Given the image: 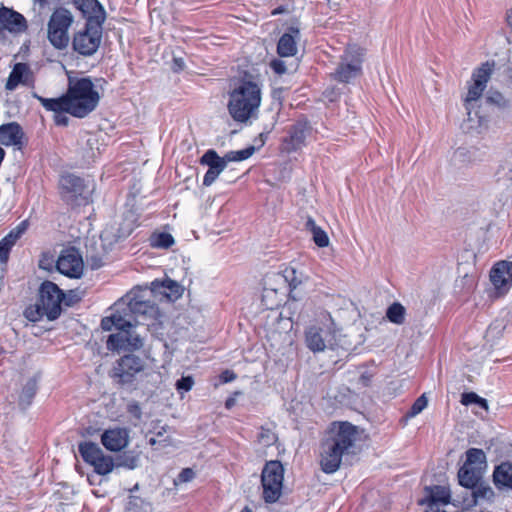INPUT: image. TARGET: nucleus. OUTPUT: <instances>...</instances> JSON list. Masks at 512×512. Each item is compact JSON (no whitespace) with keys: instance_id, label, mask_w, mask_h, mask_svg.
<instances>
[{"instance_id":"obj_44","label":"nucleus","mask_w":512,"mask_h":512,"mask_svg":"<svg viewBox=\"0 0 512 512\" xmlns=\"http://www.w3.org/2000/svg\"><path fill=\"white\" fill-rule=\"evenodd\" d=\"M194 385V379L192 376H182L176 381L175 387L179 393L188 392Z\"/></svg>"},{"instance_id":"obj_17","label":"nucleus","mask_w":512,"mask_h":512,"mask_svg":"<svg viewBox=\"0 0 512 512\" xmlns=\"http://www.w3.org/2000/svg\"><path fill=\"white\" fill-rule=\"evenodd\" d=\"M493 68L494 62L490 63L487 61L473 72V84L470 85L468 88V93L465 98L466 104H469L472 101H476L482 96V93L486 88L487 82L491 77Z\"/></svg>"},{"instance_id":"obj_5","label":"nucleus","mask_w":512,"mask_h":512,"mask_svg":"<svg viewBox=\"0 0 512 512\" xmlns=\"http://www.w3.org/2000/svg\"><path fill=\"white\" fill-rule=\"evenodd\" d=\"M124 298L125 296L114 304L110 316L101 320V328L104 331H117L109 335L107 348L118 353L128 349V308Z\"/></svg>"},{"instance_id":"obj_8","label":"nucleus","mask_w":512,"mask_h":512,"mask_svg":"<svg viewBox=\"0 0 512 512\" xmlns=\"http://www.w3.org/2000/svg\"><path fill=\"white\" fill-rule=\"evenodd\" d=\"M465 455L466 460L457 474L458 480H483L488 468L485 452L479 448H469Z\"/></svg>"},{"instance_id":"obj_16","label":"nucleus","mask_w":512,"mask_h":512,"mask_svg":"<svg viewBox=\"0 0 512 512\" xmlns=\"http://www.w3.org/2000/svg\"><path fill=\"white\" fill-rule=\"evenodd\" d=\"M200 165L208 166V170L203 177V186H211L221 172L227 167L226 156L220 157L214 149H208L199 159Z\"/></svg>"},{"instance_id":"obj_57","label":"nucleus","mask_w":512,"mask_h":512,"mask_svg":"<svg viewBox=\"0 0 512 512\" xmlns=\"http://www.w3.org/2000/svg\"><path fill=\"white\" fill-rule=\"evenodd\" d=\"M286 12V8L284 6H278L277 8L273 9L271 12L272 16H276L282 13Z\"/></svg>"},{"instance_id":"obj_19","label":"nucleus","mask_w":512,"mask_h":512,"mask_svg":"<svg viewBox=\"0 0 512 512\" xmlns=\"http://www.w3.org/2000/svg\"><path fill=\"white\" fill-rule=\"evenodd\" d=\"M479 482H458V485L464 490L463 503L467 506L476 504L479 499L490 500L494 492L490 487L478 486Z\"/></svg>"},{"instance_id":"obj_48","label":"nucleus","mask_w":512,"mask_h":512,"mask_svg":"<svg viewBox=\"0 0 512 512\" xmlns=\"http://www.w3.org/2000/svg\"><path fill=\"white\" fill-rule=\"evenodd\" d=\"M497 491L503 496H508L512 493V482H494Z\"/></svg>"},{"instance_id":"obj_28","label":"nucleus","mask_w":512,"mask_h":512,"mask_svg":"<svg viewBox=\"0 0 512 512\" xmlns=\"http://www.w3.org/2000/svg\"><path fill=\"white\" fill-rule=\"evenodd\" d=\"M104 147L101 134H88L82 147L83 158L87 163L94 161Z\"/></svg>"},{"instance_id":"obj_1","label":"nucleus","mask_w":512,"mask_h":512,"mask_svg":"<svg viewBox=\"0 0 512 512\" xmlns=\"http://www.w3.org/2000/svg\"><path fill=\"white\" fill-rule=\"evenodd\" d=\"M33 96L48 111H66L68 114L84 118L97 107L100 95L90 78L69 77L67 92L58 98Z\"/></svg>"},{"instance_id":"obj_36","label":"nucleus","mask_w":512,"mask_h":512,"mask_svg":"<svg viewBox=\"0 0 512 512\" xmlns=\"http://www.w3.org/2000/svg\"><path fill=\"white\" fill-rule=\"evenodd\" d=\"M111 377L119 384L127 382L128 377V355H123L113 367Z\"/></svg>"},{"instance_id":"obj_34","label":"nucleus","mask_w":512,"mask_h":512,"mask_svg":"<svg viewBox=\"0 0 512 512\" xmlns=\"http://www.w3.org/2000/svg\"><path fill=\"white\" fill-rule=\"evenodd\" d=\"M283 482H262L263 498L267 503L276 502L282 494Z\"/></svg>"},{"instance_id":"obj_51","label":"nucleus","mask_w":512,"mask_h":512,"mask_svg":"<svg viewBox=\"0 0 512 512\" xmlns=\"http://www.w3.org/2000/svg\"><path fill=\"white\" fill-rule=\"evenodd\" d=\"M55 113L54 121L57 125L60 126H67L69 122V118L64 115V113H67L66 111H53Z\"/></svg>"},{"instance_id":"obj_15","label":"nucleus","mask_w":512,"mask_h":512,"mask_svg":"<svg viewBox=\"0 0 512 512\" xmlns=\"http://www.w3.org/2000/svg\"><path fill=\"white\" fill-rule=\"evenodd\" d=\"M145 290H149V294L160 299H166L169 302H175L182 297L184 288L175 280L165 277L163 280L155 279L150 286H145Z\"/></svg>"},{"instance_id":"obj_59","label":"nucleus","mask_w":512,"mask_h":512,"mask_svg":"<svg viewBox=\"0 0 512 512\" xmlns=\"http://www.w3.org/2000/svg\"><path fill=\"white\" fill-rule=\"evenodd\" d=\"M235 401L233 398H228L225 402V407L230 409L234 405Z\"/></svg>"},{"instance_id":"obj_53","label":"nucleus","mask_w":512,"mask_h":512,"mask_svg":"<svg viewBox=\"0 0 512 512\" xmlns=\"http://www.w3.org/2000/svg\"><path fill=\"white\" fill-rule=\"evenodd\" d=\"M220 379L223 383H228L236 379V374L231 370H225L221 373Z\"/></svg>"},{"instance_id":"obj_43","label":"nucleus","mask_w":512,"mask_h":512,"mask_svg":"<svg viewBox=\"0 0 512 512\" xmlns=\"http://www.w3.org/2000/svg\"><path fill=\"white\" fill-rule=\"evenodd\" d=\"M427 404H428V400H427L425 394H422L420 397H418L414 401V403L412 404L409 411H407V413L405 414V417L406 418L415 417L416 415L421 413L427 407Z\"/></svg>"},{"instance_id":"obj_62","label":"nucleus","mask_w":512,"mask_h":512,"mask_svg":"<svg viewBox=\"0 0 512 512\" xmlns=\"http://www.w3.org/2000/svg\"><path fill=\"white\" fill-rule=\"evenodd\" d=\"M149 443H150L151 445H154V444L156 443V440H155L154 438H150V439H149Z\"/></svg>"},{"instance_id":"obj_33","label":"nucleus","mask_w":512,"mask_h":512,"mask_svg":"<svg viewBox=\"0 0 512 512\" xmlns=\"http://www.w3.org/2000/svg\"><path fill=\"white\" fill-rule=\"evenodd\" d=\"M79 453L87 463L92 465L103 454V451L93 442H84L79 444Z\"/></svg>"},{"instance_id":"obj_39","label":"nucleus","mask_w":512,"mask_h":512,"mask_svg":"<svg viewBox=\"0 0 512 512\" xmlns=\"http://www.w3.org/2000/svg\"><path fill=\"white\" fill-rule=\"evenodd\" d=\"M255 152V147L250 145L246 147L245 149L238 150V151H229L225 154L226 161L229 162H238L243 161L251 157Z\"/></svg>"},{"instance_id":"obj_49","label":"nucleus","mask_w":512,"mask_h":512,"mask_svg":"<svg viewBox=\"0 0 512 512\" xmlns=\"http://www.w3.org/2000/svg\"><path fill=\"white\" fill-rule=\"evenodd\" d=\"M185 61L182 57H173L171 63V70L175 73H179L185 68Z\"/></svg>"},{"instance_id":"obj_14","label":"nucleus","mask_w":512,"mask_h":512,"mask_svg":"<svg viewBox=\"0 0 512 512\" xmlns=\"http://www.w3.org/2000/svg\"><path fill=\"white\" fill-rule=\"evenodd\" d=\"M57 270L70 278H80L83 273L82 256L75 248L63 250L56 263Z\"/></svg>"},{"instance_id":"obj_9","label":"nucleus","mask_w":512,"mask_h":512,"mask_svg":"<svg viewBox=\"0 0 512 512\" xmlns=\"http://www.w3.org/2000/svg\"><path fill=\"white\" fill-rule=\"evenodd\" d=\"M102 24L99 22L86 23L85 30L75 34L73 38V49L83 55H93L101 42Z\"/></svg>"},{"instance_id":"obj_38","label":"nucleus","mask_w":512,"mask_h":512,"mask_svg":"<svg viewBox=\"0 0 512 512\" xmlns=\"http://www.w3.org/2000/svg\"><path fill=\"white\" fill-rule=\"evenodd\" d=\"M150 244L154 248L168 249L174 244V238L170 233L161 232L151 236Z\"/></svg>"},{"instance_id":"obj_22","label":"nucleus","mask_w":512,"mask_h":512,"mask_svg":"<svg viewBox=\"0 0 512 512\" xmlns=\"http://www.w3.org/2000/svg\"><path fill=\"white\" fill-rule=\"evenodd\" d=\"M73 3L86 18V23L99 22V24H103L105 11L97 0H73Z\"/></svg>"},{"instance_id":"obj_27","label":"nucleus","mask_w":512,"mask_h":512,"mask_svg":"<svg viewBox=\"0 0 512 512\" xmlns=\"http://www.w3.org/2000/svg\"><path fill=\"white\" fill-rule=\"evenodd\" d=\"M23 137L22 128L16 122L0 126V144L5 146L19 145Z\"/></svg>"},{"instance_id":"obj_3","label":"nucleus","mask_w":512,"mask_h":512,"mask_svg":"<svg viewBox=\"0 0 512 512\" xmlns=\"http://www.w3.org/2000/svg\"><path fill=\"white\" fill-rule=\"evenodd\" d=\"M260 104V86L254 81L242 79L229 92L227 109L234 121L245 123L257 117Z\"/></svg>"},{"instance_id":"obj_55","label":"nucleus","mask_w":512,"mask_h":512,"mask_svg":"<svg viewBox=\"0 0 512 512\" xmlns=\"http://www.w3.org/2000/svg\"><path fill=\"white\" fill-rule=\"evenodd\" d=\"M129 411H130V416H133V417H135L137 419L140 418L141 410H140V407L137 404H130Z\"/></svg>"},{"instance_id":"obj_7","label":"nucleus","mask_w":512,"mask_h":512,"mask_svg":"<svg viewBox=\"0 0 512 512\" xmlns=\"http://www.w3.org/2000/svg\"><path fill=\"white\" fill-rule=\"evenodd\" d=\"M73 22L71 13L65 8L56 9L48 22V39L56 48H64L69 42L68 28Z\"/></svg>"},{"instance_id":"obj_30","label":"nucleus","mask_w":512,"mask_h":512,"mask_svg":"<svg viewBox=\"0 0 512 512\" xmlns=\"http://www.w3.org/2000/svg\"><path fill=\"white\" fill-rule=\"evenodd\" d=\"M284 468L280 461H268L261 471L260 480H283Z\"/></svg>"},{"instance_id":"obj_10","label":"nucleus","mask_w":512,"mask_h":512,"mask_svg":"<svg viewBox=\"0 0 512 512\" xmlns=\"http://www.w3.org/2000/svg\"><path fill=\"white\" fill-rule=\"evenodd\" d=\"M142 286H136L131 291L133 297L130 298V315L135 316V322L141 321H154L159 320L161 312L158 305L150 299H143L137 295V291L141 290Z\"/></svg>"},{"instance_id":"obj_37","label":"nucleus","mask_w":512,"mask_h":512,"mask_svg":"<svg viewBox=\"0 0 512 512\" xmlns=\"http://www.w3.org/2000/svg\"><path fill=\"white\" fill-rule=\"evenodd\" d=\"M492 480H512V461H501L495 466Z\"/></svg>"},{"instance_id":"obj_12","label":"nucleus","mask_w":512,"mask_h":512,"mask_svg":"<svg viewBox=\"0 0 512 512\" xmlns=\"http://www.w3.org/2000/svg\"><path fill=\"white\" fill-rule=\"evenodd\" d=\"M307 347L313 352L333 349L335 344V331L328 325H313L305 333Z\"/></svg>"},{"instance_id":"obj_52","label":"nucleus","mask_w":512,"mask_h":512,"mask_svg":"<svg viewBox=\"0 0 512 512\" xmlns=\"http://www.w3.org/2000/svg\"><path fill=\"white\" fill-rule=\"evenodd\" d=\"M195 477V472L192 468H184L178 476V480H192Z\"/></svg>"},{"instance_id":"obj_18","label":"nucleus","mask_w":512,"mask_h":512,"mask_svg":"<svg viewBox=\"0 0 512 512\" xmlns=\"http://www.w3.org/2000/svg\"><path fill=\"white\" fill-rule=\"evenodd\" d=\"M490 281L499 296L505 295L512 287V262L496 263L491 268Z\"/></svg>"},{"instance_id":"obj_29","label":"nucleus","mask_w":512,"mask_h":512,"mask_svg":"<svg viewBox=\"0 0 512 512\" xmlns=\"http://www.w3.org/2000/svg\"><path fill=\"white\" fill-rule=\"evenodd\" d=\"M37 391V381L35 378H29L23 384L18 395V404L21 409H26L31 403Z\"/></svg>"},{"instance_id":"obj_31","label":"nucleus","mask_w":512,"mask_h":512,"mask_svg":"<svg viewBox=\"0 0 512 512\" xmlns=\"http://www.w3.org/2000/svg\"><path fill=\"white\" fill-rule=\"evenodd\" d=\"M305 227L312 233L313 241L318 247L324 248L329 245V237L327 233L321 227L316 225L312 217H308Z\"/></svg>"},{"instance_id":"obj_50","label":"nucleus","mask_w":512,"mask_h":512,"mask_svg":"<svg viewBox=\"0 0 512 512\" xmlns=\"http://www.w3.org/2000/svg\"><path fill=\"white\" fill-rule=\"evenodd\" d=\"M143 346V339L139 335H133L130 331V352L138 350Z\"/></svg>"},{"instance_id":"obj_58","label":"nucleus","mask_w":512,"mask_h":512,"mask_svg":"<svg viewBox=\"0 0 512 512\" xmlns=\"http://www.w3.org/2000/svg\"><path fill=\"white\" fill-rule=\"evenodd\" d=\"M426 512H446L444 510H440L438 506L436 505H429L428 509Z\"/></svg>"},{"instance_id":"obj_40","label":"nucleus","mask_w":512,"mask_h":512,"mask_svg":"<svg viewBox=\"0 0 512 512\" xmlns=\"http://www.w3.org/2000/svg\"><path fill=\"white\" fill-rule=\"evenodd\" d=\"M461 403L463 405H471V404H475L481 408H483L484 410H488V402L486 399L480 397L479 395H477L475 392H466V393H463L462 396H461Z\"/></svg>"},{"instance_id":"obj_13","label":"nucleus","mask_w":512,"mask_h":512,"mask_svg":"<svg viewBox=\"0 0 512 512\" xmlns=\"http://www.w3.org/2000/svg\"><path fill=\"white\" fill-rule=\"evenodd\" d=\"M62 198L70 204L79 205V198L87 199V187L84 180L74 174L63 175L59 182Z\"/></svg>"},{"instance_id":"obj_54","label":"nucleus","mask_w":512,"mask_h":512,"mask_svg":"<svg viewBox=\"0 0 512 512\" xmlns=\"http://www.w3.org/2000/svg\"><path fill=\"white\" fill-rule=\"evenodd\" d=\"M142 369L141 361L138 357L130 353V370L140 371Z\"/></svg>"},{"instance_id":"obj_2","label":"nucleus","mask_w":512,"mask_h":512,"mask_svg":"<svg viewBox=\"0 0 512 512\" xmlns=\"http://www.w3.org/2000/svg\"><path fill=\"white\" fill-rule=\"evenodd\" d=\"M360 429L348 421L330 423L321 443V468L325 473H334L343 457L356 454Z\"/></svg>"},{"instance_id":"obj_35","label":"nucleus","mask_w":512,"mask_h":512,"mask_svg":"<svg viewBox=\"0 0 512 512\" xmlns=\"http://www.w3.org/2000/svg\"><path fill=\"white\" fill-rule=\"evenodd\" d=\"M406 309L399 303H392L386 310L387 319L396 325H402L405 322Z\"/></svg>"},{"instance_id":"obj_42","label":"nucleus","mask_w":512,"mask_h":512,"mask_svg":"<svg viewBox=\"0 0 512 512\" xmlns=\"http://www.w3.org/2000/svg\"><path fill=\"white\" fill-rule=\"evenodd\" d=\"M257 440L262 446L269 447L277 441V435L270 428L261 427Z\"/></svg>"},{"instance_id":"obj_4","label":"nucleus","mask_w":512,"mask_h":512,"mask_svg":"<svg viewBox=\"0 0 512 512\" xmlns=\"http://www.w3.org/2000/svg\"><path fill=\"white\" fill-rule=\"evenodd\" d=\"M63 299L64 293L55 283L44 281L39 288L37 302L25 309L24 316L31 322L39 321L44 316L48 320H55L61 314Z\"/></svg>"},{"instance_id":"obj_61","label":"nucleus","mask_w":512,"mask_h":512,"mask_svg":"<svg viewBox=\"0 0 512 512\" xmlns=\"http://www.w3.org/2000/svg\"><path fill=\"white\" fill-rule=\"evenodd\" d=\"M47 0H34V2H37L41 5H43L44 3H46Z\"/></svg>"},{"instance_id":"obj_26","label":"nucleus","mask_w":512,"mask_h":512,"mask_svg":"<svg viewBox=\"0 0 512 512\" xmlns=\"http://www.w3.org/2000/svg\"><path fill=\"white\" fill-rule=\"evenodd\" d=\"M277 282L283 284V287H288L290 293L301 284V279L297 276V272L292 267H287L281 272L272 273L268 277L267 283Z\"/></svg>"},{"instance_id":"obj_20","label":"nucleus","mask_w":512,"mask_h":512,"mask_svg":"<svg viewBox=\"0 0 512 512\" xmlns=\"http://www.w3.org/2000/svg\"><path fill=\"white\" fill-rule=\"evenodd\" d=\"M300 39V29L290 26L282 34L277 43V53L280 57H292L297 53V41Z\"/></svg>"},{"instance_id":"obj_24","label":"nucleus","mask_w":512,"mask_h":512,"mask_svg":"<svg viewBox=\"0 0 512 512\" xmlns=\"http://www.w3.org/2000/svg\"><path fill=\"white\" fill-rule=\"evenodd\" d=\"M26 27V19L23 15L5 7L0 9V30L22 32Z\"/></svg>"},{"instance_id":"obj_21","label":"nucleus","mask_w":512,"mask_h":512,"mask_svg":"<svg viewBox=\"0 0 512 512\" xmlns=\"http://www.w3.org/2000/svg\"><path fill=\"white\" fill-rule=\"evenodd\" d=\"M101 442L107 450L120 451L128 445V430L120 427L108 429L102 434Z\"/></svg>"},{"instance_id":"obj_60","label":"nucleus","mask_w":512,"mask_h":512,"mask_svg":"<svg viewBox=\"0 0 512 512\" xmlns=\"http://www.w3.org/2000/svg\"><path fill=\"white\" fill-rule=\"evenodd\" d=\"M135 459L130 457V464H129V467H130V470L131 469H134L135 468Z\"/></svg>"},{"instance_id":"obj_47","label":"nucleus","mask_w":512,"mask_h":512,"mask_svg":"<svg viewBox=\"0 0 512 512\" xmlns=\"http://www.w3.org/2000/svg\"><path fill=\"white\" fill-rule=\"evenodd\" d=\"M270 67L278 75H282L287 71L285 62L280 59L272 60L270 62Z\"/></svg>"},{"instance_id":"obj_11","label":"nucleus","mask_w":512,"mask_h":512,"mask_svg":"<svg viewBox=\"0 0 512 512\" xmlns=\"http://www.w3.org/2000/svg\"><path fill=\"white\" fill-rule=\"evenodd\" d=\"M311 129L305 117L298 119L288 127L287 135L282 140V150L293 153L302 149L306 145V138L311 133Z\"/></svg>"},{"instance_id":"obj_45","label":"nucleus","mask_w":512,"mask_h":512,"mask_svg":"<svg viewBox=\"0 0 512 512\" xmlns=\"http://www.w3.org/2000/svg\"><path fill=\"white\" fill-rule=\"evenodd\" d=\"M486 99H487V102H489L491 104H495L499 107L507 106V100L498 91H489Z\"/></svg>"},{"instance_id":"obj_23","label":"nucleus","mask_w":512,"mask_h":512,"mask_svg":"<svg viewBox=\"0 0 512 512\" xmlns=\"http://www.w3.org/2000/svg\"><path fill=\"white\" fill-rule=\"evenodd\" d=\"M426 502L429 505H446L452 502L454 505L459 503V499H451V491L447 485H434L425 487Z\"/></svg>"},{"instance_id":"obj_41","label":"nucleus","mask_w":512,"mask_h":512,"mask_svg":"<svg viewBox=\"0 0 512 512\" xmlns=\"http://www.w3.org/2000/svg\"><path fill=\"white\" fill-rule=\"evenodd\" d=\"M92 465L98 474L105 475L112 471L114 463L111 457L102 454Z\"/></svg>"},{"instance_id":"obj_63","label":"nucleus","mask_w":512,"mask_h":512,"mask_svg":"<svg viewBox=\"0 0 512 512\" xmlns=\"http://www.w3.org/2000/svg\"><path fill=\"white\" fill-rule=\"evenodd\" d=\"M136 489H138V485L137 484L134 486V488L130 489V492H132V491H134Z\"/></svg>"},{"instance_id":"obj_32","label":"nucleus","mask_w":512,"mask_h":512,"mask_svg":"<svg viewBox=\"0 0 512 512\" xmlns=\"http://www.w3.org/2000/svg\"><path fill=\"white\" fill-rule=\"evenodd\" d=\"M28 70V66L24 63L15 64L9 74L5 88L9 91H13L20 83L23 82V77Z\"/></svg>"},{"instance_id":"obj_6","label":"nucleus","mask_w":512,"mask_h":512,"mask_svg":"<svg viewBox=\"0 0 512 512\" xmlns=\"http://www.w3.org/2000/svg\"><path fill=\"white\" fill-rule=\"evenodd\" d=\"M364 50L356 45L348 46L340 57V62L331 74L340 83H350L362 73Z\"/></svg>"},{"instance_id":"obj_64","label":"nucleus","mask_w":512,"mask_h":512,"mask_svg":"<svg viewBox=\"0 0 512 512\" xmlns=\"http://www.w3.org/2000/svg\"><path fill=\"white\" fill-rule=\"evenodd\" d=\"M242 512H250V510L248 508H245L242 510Z\"/></svg>"},{"instance_id":"obj_56","label":"nucleus","mask_w":512,"mask_h":512,"mask_svg":"<svg viewBox=\"0 0 512 512\" xmlns=\"http://www.w3.org/2000/svg\"><path fill=\"white\" fill-rule=\"evenodd\" d=\"M92 261L93 262H92L91 266H92L93 269H97V268H99V267H101L103 265V262H102V260L100 258L92 257Z\"/></svg>"},{"instance_id":"obj_46","label":"nucleus","mask_w":512,"mask_h":512,"mask_svg":"<svg viewBox=\"0 0 512 512\" xmlns=\"http://www.w3.org/2000/svg\"><path fill=\"white\" fill-rule=\"evenodd\" d=\"M270 275H267L266 278H265V287H264V295H263V300L267 297V294L270 293V292H273V293H277L279 290H282L284 289L285 287H283V284H280V283H277V282H271L270 284H266L267 283V279Z\"/></svg>"},{"instance_id":"obj_25","label":"nucleus","mask_w":512,"mask_h":512,"mask_svg":"<svg viewBox=\"0 0 512 512\" xmlns=\"http://www.w3.org/2000/svg\"><path fill=\"white\" fill-rule=\"evenodd\" d=\"M27 222H21L16 228L11 230L4 238L0 240V263L5 264L8 261L9 253L12 247L20 239L27 229Z\"/></svg>"}]
</instances>
